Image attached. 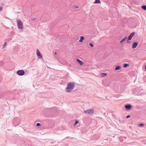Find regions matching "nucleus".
<instances>
[{
    "instance_id": "6ab92c4d",
    "label": "nucleus",
    "mask_w": 146,
    "mask_h": 146,
    "mask_svg": "<svg viewBox=\"0 0 146 146\" xmlns=\"http://www.w3.org/2000/svg\"><path fill=\"white\" fill-rule=\"evenodd\" d=\"M144 124L143 123H140L139 124V126L140 127H141L143 126Z\"/></svg>"
},
{
    "instance_id": "2eb2a0df",
    "label": "nucleus",
    "mask_w": 146,
    "mask_h": 146,
    "mask_svg": "<svg viewBox=\"0 0 146 146\" xmlns=\"http://www.w3.org/2000/svg\"><path fill=\"white\" fill-rule=\"evenodd\" d=\"M100 0H96L94 2L95 3H100Z\"/></svg>"
},
{
    "instance_id": "f03ea898",
    "label": "nucleus",
    "mask_w": 146,
    "mask_h": 146,
    "mask_svg": "<svg viewBox=\"0 0 146 146\" xmlns=\"http://www.w3.org/2000/svg\"><path fill=\"white\" fill-rule=\"evenodd\" d=\"M84 112L86 114H88L89 115H91L94 113V110L92 109H90L84 111Z\"/></svg>"
},
{
    "instance_id": "b1692460",
    "label": "nucleus",
    "mask_w": 146,
    "mask_h": 146,
    "mask_svg": "<svg viewBox=\"0 0 146 146\" xmlns=\"http://www.w3.org/2000/svg\"><path fill=\"white\" fill-rule=\"evenodd\" d=\"M75 7L76 8H78V7L77 6H76Z\"/></svg>"
},
{
    "instance_id": "0eeeda50",
    "label": "nucleus",
    "mask_w": 146,
    "mask_h": 146,
    "mask_svg": "<svg viewBox=\"0 0 146 146\" xmlns=\"http://www.w3.org/2000/svg\"><path fill=\"white\" fill-rule=\"evenodd\" d=\"M36 54L38 58H42V57L40 54V53L38 49L36 50Z\"/></svg>"
},
{
    "instance_id": "7ed1b4c3",
    "label": "nucleus",
    "mask_w": 146,
    "mask_h": 146,
    "mask_svg": "<svg viewBox=\"0 0 146 146\" xmlns=\"http://www.w3.org/2000/svg\"><path fill=\"white\" fill-rule=\"evenodd\" d=\"M17 25L19 29L22 30L23 29V24L21 21L20 20H17Z\"/></svg>"
},
{
    "instance_id": "ddd939ff",
    "label": "nucleus",
    "mask_w": 146,
    "mask_h": 146,
    "mask_svg": "<svg viewBox=\"0 0 146 146\" xmlns=\"http://www.w3.org/2000/svg\"><path fill=\"white\" fill-rule=\"evenodd\" d=\"M6 45H7V42H4V44L2 46H1V48L2 49H3L4 48H5V46H6Z\"/></svg>"
},
{
    "instance_id": "20e7f679",
    "label": "nucleus",
    "mask_w": 146,
    "mask_h": 146,
    "mask_svg": "<svg viewBox=\"0 0 146 146\" xmlns=\"http://www.w3.org/2000/svg\"><path fill=\"white\" fill-rule=\"evenodd\" d=\"M17 73L18 75L21 76L24 74L25 72L24 70H21L17 71Z\"/></svg>"
},
{
    "instance_id": "f8f14e48",
    "label": "nucleus",
    "mask_w": 146,
    "mask_h": 146,
    "mask_svg": "<svg viewBox=\"0 0 146 146\" xmlns=\"http://www.w3.org/2000/svg\"><path fill=\"white\" fill-rule=\"evenodd\" d=\"M127 36L123 38L120 41V43H121L124 41L126 40L127 39Z\"/></svg>"
},
{
    "instance_id": "393cba45",
    "label": "nucleus",
    "mask_w": 146,
    "mask_h": 146,
    "mask_svg": "<svg viewBox=\"0 0 146 146\" xmlns=\"http://www.w3.org/2000/svg\"><path fill=\"white\" fill-rule=\"evenodd\" d=\"M55 55L56 54H57V53H56V52H55Z\"/></svg>"
},
{
    "instance_id": "4be33fe9",
    "label": "nucleus",
    "mask_w": 146,
    "mask_h": 146,
    "mask_svg": "<svg viewBox=\"0 0 146 146\" xmlns=\"http://www.w3.org/2000/svg\"><path fill=\"white\" fill-rule=\"evenodd\" d=\"M130 116H130V115H127V117H126V118H129V117H130Z\"/></svg>"
},
{
    "instance_id": "423d86ee",
    "label": "nucleus",
    "mask_w": 146,
    "mask_h": 146,
    "mask_svg": "<svg viewBox=\"0 0 146 146\" xmlns=\"http://www.w3.org/2000/svg\"><path fill=\"white\" fill-rule=\"evenodd\" d=\"M138 45V43L137 42H133L132 46V48L134 49L136 48Z\"/></svg>"
},
{
    "instance_id": "39448f33",
    "label": "nucleus",
    "mask_w": 146,
    "mask_h": 146,
    "mask_svg": "<svg viewBox=\"0 0 146 146\" xmlns=\"http://www.w3.org/2000/svg\"><path fill=\"white\" fill-rule=\"evenodd\" d=\"M135 33V32H133L129 35V36L128 38V39L127 40V43H129L130 42L129 41L131 39L132 37L134 36Z\"/></svg>"
},
{
    "instance_id": "dca6fc26",
    "label": "nucleus",
    "mask_w": 146,
    "mask_h": 146,
    "mask_svg": "<svg viewBox=\"0 0 146 146\" xmlns=\"http://www.w3.org/2000/svg\"><path fill=\"white\" fill-rule=\"evenodd\" d=\"M107 75V74L106 73H102L101 74V76L102 77H103L104 76H106Z\"/></svg>"
},
{
    "instance_id": "f257e3e1",
    "label": "nucleus",
    "mask_w": 146,
    "mask_h": 146,
    "mask_svg": "<svg viewBox=\"0 0 146 146\" xmlns=\"http://www.w3.org/2000/svg\"><path fill=\"white\" fill-rule=\"evenodd\" d=\"M75 84L73 82H70L67 84V87L65 89V90L67 92H71L74 89Z\"/></svg>"
},
{
    "instance_id": "9d476101",
    "label": "nucleus",
    "mask_w": 146,
    "mask_h": 146,
    "mask_svg": "<svg viewBox=\"0 0 146 146\" xmlns=\"http://www.w3.org/2000/svg\"><path fill=\"white\" fill-rule=\"evenodd\" d=\"M131 106L130 104L127 105L125 106V108L127 109H130L131 108Z\"/></svg>"
},
{
    "instance_id": "aec40b11",
    "label": "nucleus",
    "mask_w": 146,
    "mask_h": 146,
    "mask_svg": "<svg viewBox=\"0 0 146 146\" xmlns=\"http://www.w3.org/2000/svg\"><path fill=\"white\" fill-rule=\"evenodd\" d=\"M36 126H39L40 125V123H38L36 124Z\"/></svg>"
},
{
    "instance_id": "5701e85b",
    "label": "nucleus",
    "mask_w": 146,
    "mask_h": 146,
    "mask_svg": "<svg viewBox=\"0 0 146 146\" xmlns=\"http://www.w3.org/2000/svg\"><path fill=\"white\" fill-rule=\"evenodd\" d=\"M2 9H3V8L2 7H0V11H2Z\"/></svg>"
},
{
    "instance_id": "412c9836",
    "label": "nucleus",
    "mask_w": 146,
    "mask_h": 146,
    "mask_svg": "<svg viewBox=\"0 0 146 146\" xmlns=\"http://www.w3.org/2000/svg\"><path fill=\"white\" fill-rule=\"evenodd\" d=\"M89 45L91 47H93L94 46V45L92 43H90L89 44Z\"/></svg>"
},
{
    "instance_id": "f3484780",
    "label": "nucleus",
    "mask_w": 146,
    "mask_h": 146,
    "mask_svg": "<svg viewBox=\"0 0 146 146\" xmlns=\"http://www.w3.org/2000/svg\"><path fill=\"white\" fill-rule=\"evenodd\" d=\"M141 8L143 10H146V5H143L141 6Z\"/></svg>"
},
{
    "instance_id": "6e6552de",
    "label": "nucleus",
    "mask_w": 146,
    "mask_h": 146,
    "mask_svg": "<svg viewBox=\"0 0 146 146\" xmlns=\"http://www.w3.org/2000/svg\"><path fill=\"white\" fill-rule=\"evenodd\" d=\"M77 62L79 63L81 65H82L84 64V63L83 62L81 61L80 59H77Z\"/></svg>"
},
{
    "instance_id": "1a4fd4ad",
    "label": "nucleus",
    "mask_w": 146,
    "mask_h": 146,
    "mask_svg": "<svg viewBox=\"0 0 146 146\" xmlns=\"http://www.w3.org/2000/svg\"><path fill=\"white\" fill-rule=\"evenodd\" d=\"M84 36H80L79 42H83V41L84 40Z\"/></svg>"
},
{
    "instance_id": "4468645a",
    "label": "nucleus",
    "mask_w": 146,
    "mask_h": 146,
    "mask_svg": "<svg viewBox=\"0 0 146 146\" xmlns=\"http://www.w3.org/2000/svg\"><path fill=\"white\" fill-rule=\"evenodd\" d=\"M129 66V64H123V67L124 68H125Z\"/></svg>"
},
{
    "instance_id": "9b49d317",
    "label": "nucleus",
    "mask_w": 146,
    "mask_h": 146,
    "mask_svg": "<svg viewBox=\"0 0 146 146\" xmlns=\"http://www.w3.org/2000/svg\"><path fill=\"white\" fill-rule=\"evenodd\" d=\"M121 68V66H117L114 69L115 71H117L120 69Z\"/></svg>"
},
{
    "instance_id": "a211bd4d",
    "label": "nucleus",
    "mask_w": 146,
    "mask_h": 146,
    "mask_svg": "<svg viewBox=\"0 0 146 146\" xmlns=\"http://www.w3.org/2000/svg\"><path fill=\"white\" fill-rule=\"evenodd\" d=\"M78 123V120H76L75 121V123L74 124V126L76 125Z\"/></svg>"
},
{
    "instance_id": "a878e982",
    "label": "nucleus",
    "mask_w": 146,
    "mask_h": 146,
    "mask_svg": "<svg viewBox=\"0 0 146 146\" xmlns=\"http://www.w3.org/2000/svg\"><path fill=\"white\" fill-rule=\"evenodd\" d=\"M145 69H146V65L145 66Z\"/></svg>"
}]
</instances>
